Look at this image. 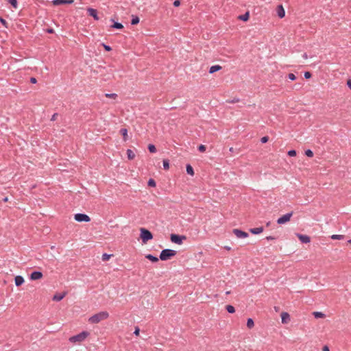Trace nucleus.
I'll return each instance as SVG.
<instances>
[{
  "instance_id": "de8ad7c7",
  "label": "nucleus",
  "mask_w": 351,
  "mask_h": 351,
  "mask_svg": "<svg viewBox=\"0 0 351 351\" xmlns=\"http://www.w3.org/2000/svg\"><path fill=\"white\" fill-rule=\"evenodd\" d=\"M128 133H122L123 134V140L125 141L127 139H128Z\"/></svg>"
},
{
  "instance_id": "8fccbe9b",
  "label": "nucleus",
  "mask_w": 351,
  "mask_h": 351,
  "mask_svg": "<svg viewBox=\"0 0 351 351\" xmlns=\"http://www.w3.org/2000/svg\"><path fill=\"white\" fill-rule=\"evenodd\" d=\"M322 350H323V351H330V349H329L328 346H324L323 347Z\"/></svg>"
},
{
  "instance_id": "c85d7f7f",
  "label": "nucleus",
  "mask_w": 351,
  "mask_h": 351,
  "mask_svg": "<svg viewBox=\"0 0 351 351\" xmlns=\"http://www.w3.org/2000/svg\"><path fill=\"white\" fill-rule=\"evenodd\" d=\"M13 8L16 9L18 8V3L16 0H8Z\"/></svg>"
},
{
  "instance_id": "a211bd4d",
  "label": "nucleus",
  "mask_w": 351,
  "mask_h": 351,
  "mask_svg": "<svg viewBox=\"0 0 351 351\" xmlns=\"http://www.w3.org/2000/svg\"><path fill=\"white\" fill-rule=\"evenodd\" d=\"M145 258L147 259H148L149 261H152V263H156L159 260L158 257H156V256H154L152 254H147L145 256Z\"/></svg>"
},
{
  "instance_id": "4d7b16f0",
  "label": "nucleus",
  "mask_w": 351,
  "mask_h": 351,
  "mask_svg": "<svg viewBox=\"0 0 351 351\" xmlns=\"http://www.w3.org/2000/svg\"><path fill=\"white\" fill-rule=\"evenodd\" d=\"M3 202H8V198L6 197L5 198H3Z\"/></svg>"
},
{
  "instance_id": "c756f323",
  "label": "nucleus",
  "mask_w": 351,
  "mask_h": 351,
  "mask_svg": "<svg viewBox=\"0 0 351 351\" xmlns=\"http://www.w3.org/2000/svg\"><path fill=\"white\" fill-rule=\"evenodd\" d=\"M163 168L165 169H168L169 168V162L167 159L163 160L162 161Z\"/></svg>"
},
{
  "instance_id": "37998d69",
  "label": "nucleus",
  "mask_w": 351,
  "mask_h": 351,
  "mask_svg": "<svg viewBox=\"0 0 351 351\" xmlns=\"http://www.w3.org/2000/svg\"><path fill=\"white\" fill-rule=\"evenodd\" d=\"M139 332H140V329L138 327H136L135 328V330L134 331V334L136 336H138L139 335Z\"/></svg>"
},
{
  "instance_id": "f704fd0d",
  "label": "nucleus",
  "mask_w": 351,
  "mask_h": 351,
  "mask_svg": "<svg viewBox=\"0 0 351 351\" xmlns=\"http://www.w3.org/2000/svg\"><path fill=\"white\" fill-rule=\"evenodd\" d=\"M305 154L309 157L311 158L313 156V152L311 149H307L305 151Z\"/></svg>"
},
{
  "instance_id": "cd10ccee",
  "label": "nucleus",
  "mask_w": 351,
  "mask_h": 351,
  "mask_svg": "<svg viewBox=\"0 0 351 351\" xmlns=\"http://www.w3.org/2000/svg\"><path fill=\"white\" fill-rule=\"evenodd\" d=\"M139 23V18L136 16H132V21H131V24L132 25H136Z\"/></svg>"
},
{
  "instance_id": "6ab92c4d",
  "label": "nucleus",
  "mask_w": 351,
  "mask_h": 351,
  "mask_svg": "<svg viewBox=\"0 0 351 351\" xmlns=\"http://www.w3.org/2000/svg\"><path fill=\"white\" fill-rule=\"evenodd\" d=\"M220 69H221V66H219V65H214V66H212L210 69H209V73H214L218 71H219Z\"/></svg>"
},
{
  "instance_id": "c03bdc74",
  "label": "nucleus",
  "mask_w": 351,
  "mask_h": 351,
  "mask_svg": "<svg viewBox=\"0 0 351 351\" xmlns=\"http://www.w3.org/2000/svg\"><path fill=\"white\" fill-rule=\"evenodd\" d=\"M0 22L2 23L3 25L7 27V22L5 19L0 17Z\"/></svg>"
},
{
  "instance_id": "bf43d9fd",
  "label": "nucleus",
  "mask_w": 351,
  "mask_h": 351,
  "mask_svg": "<svg viewBox=\"0 0 351 351\" xmlns=\"http://www.w3.org/2000/svg\"><path fill=\"white\" fill-rule=\"evenodd\" d=\"M348 242L351 243V240H350Z\"/></svg>"
},
{
  "instance_id": "a19ab883",
  "label": "nucleus",
  "mask_w": 351,
  "mask_h": 351,
  "mask_svg": "<svg viewBox=\"0 0 351 351\" xmlns=\"http://www.w3.org/2000/svg\"><path fill=\"white\" fill-rule=\"evenodd\" d=\"M311 77V73L310 72L306 71V72H305V73H304V77H305L306 79H308V78H310Z\"/></svg>"
},
{
  "instance_id": "7c9ffc66",
  "label": "nucleus",
  "mask_w": 351,
  "mask_h": 351,
  "mask_svg": "<svg viewBox=\"0 0 351 351\" xmlns=\"http://www.w3.org/2000/svg\"><path fill=\"white\" fill-rule=\"evenodd\" d=\"M106 97L110 98V99H116L117 97V95L115 93H106L105 95Z\"/></svg>"
},
{
  "instance_id": "c9c22d12",
  "label": "nucleus",
  "mask_w": 351,
  "mask_h": 351,
  "mask_svg": "<svg viewBox=\"0 0 351 351\" xmlns=\"http://www.w3.org/2000/svg\"><path fill=\"white\" fill-rule=\"evenodd\" d=\"M206 149V147L205 145H200L199 147H198V150L200 152H204Z\"/></svg>"
},
{
  "instance_id": "bb28decb",
  "label": "nucleus",
  "mask_w": 351,
  "mask_h": 351,
  "mask_svg": "<svg viewBox=\"0 0 351 351\" xmlns=\"http://www.w3.org/2000/svg\"><path fill=\"white\" fill-rule=\"evenodd\" d=\"M147 148H148V150L149 151V152H151V153H155L156 152V148L155 145L153 144H149L148 145Z\"/></svg>"
},
{
  "instance_id": "7ed1b4c3",
  "label": "nucleus",
  "mask_w": 351,
  "mask_h": 351,
  "mask_svg": "<svg viewBox=\"0 0 351 351\" xmlns=\"http://www.w3.org/2000/svg\"><path fill=\"white\" fill-rule=\"evenodd\" d=\"M176 255V251L171 249H165L161 251L159 258L161 261H167Z\"/></svg>"
},
{
  "instance_id": "0eeeda50",
  "label": "nucleus",
  "mask_w": 351,
  "mask_h": 351,
  "mask_svg": "<svg viewBox=\"0 0 351 351\" xmlns=\"http://www.w3.org/2000/svg\"><path fill=\"white\" fill-rule=\"evenodd\" d=\"M292 215H293V212L288 213L282 215V217H279L277 220V223L278 224H284L290 220Z\"/></svg>"
},
{
  "instance_id": "f03ea898",
  "label": "nucleus",
  "mask_w": 351,
  "mask_h": 351,
  "mask_svg": "<svg viewBox=\"0 0 351 351\" xmlns=\"http://www.w3.org/2000/svg\"><path fill=\"white\" fill-rule=\"evenodd\" d=\"M90 335V332L87 331H82L80 333L72 336L69 338V341L71 343H80L84 341L86 337H88Z\"/></svg>"
},
{
  "instance_id": "4be33fe9",
  "label": "nucleus",
  "mask_w": 351,
  "mask_h": 351,
  "mask_svg": "<svg viewBox=\"0 0 351 351\" xmlns=\"http://www.w3.org/2000/svg\"><path fill=\"white\" fill-rule=\"evenodd\" d=\"M240 20L241 21H246L248 20L249 19V13L248 12H246L245 14H243V15H240L238 17Z\"/></svg>"
},
{
  "instance_id": "a18cd8bd",
  "label": "nucleus",
  "mask_w": 351,
  "mask_h": 351,
  "mask_svg": "<svg viewBox=\"0 0 351 351\" xmlns=\"http://www.w3.org/2000/svg\"><path fill=\"white\" fill-rule=\"evenodd\" d=\"M180 5V1L179 0H176L173 2V5L178 7Z\"/></svg>"
},
{
  "instance_id": "2eb2a0df",
  "label": "nucleus",
  "mask_w": 351,
  "mask_h": 351,
  "mask_svg": "<svg viewBox=\"0 0 351 351\" xmlns=\"http://www.w3.org/2000/svg\"><path fill=\"white\" fill-rule=\"evenodd\" d=\"M277 13H278V16L282 19L285 16V10L282 7V5H280L278 6V8H277Z\"/></svg>"
},
{
  "instance_id": "e433bc0d",
  "label": "nucleus",
  "mask_w": 351,
  "mask_h": 351,
  "mask_svg": "<svg viewBox=\"0 0 351 351\" xmlns=\"http://www.w3.org/2000/svg\"><path fill=\"white\" fill-rule=\"evenodd\" d=\"M287 154L289 156H291V157L295 156H296V151L294 149H291V150H289Z\"/></svg>"
},
{
  "instance_id": "39448f33",
  "label": "nucleus",
  "mask_w": 351,
  "mask_h": 351,
  "mask_svg": "<svg viewBox=\"0 0 351 351\" xmlns=\"http://www.w3.org/2000/svg\"><path fill=\"white\" fill-rule=\"evenodd\" d=\"M186 238L185 236L183 235H179L176 234H171L170 236V239L171 242L176 243V244H182L183 240H185Z\"/></svg>"
},
{
  "instance_id": "6e6552de",
  "label": "nucleus",
  "mask_w": 351,
  "mask_h": 351,
  "mask_svg": "<svg viewBox=\"0 0 351 351\" xmlns=\"http://www.w3.org/2000/svg\"><path fill=\"white\" fill-rule=\"evenodd\" d=\"M232 232L239 239L247 238L249 234L239 229H233Z\"/></svg>"
},
{
  "instance_id": "4c0bfd02",
  "label": "nucleus",
  "mask_w": 351,
  "mask_h": 351,
  "mask_svg": "<svg viewBox=\"0 0 351 351\" xmlns=\"http://www.w3.org/2000/svg\"><path fill=\"white\" fill-rule=\"evenodd\" d=\"M58 116H59V114H58V113H54V114L52 115L51 118V121H56V120L57 119V118H58Z\"/></svg>"
},
{
  "instance_id": "49530a36",
  "label": "nucleus",
  "mask_w": 351,
  "mask_h": 351,
  "mask_svg": "<svg viewBox=\"0 0 351 351\" xmlns=\"http://www.w3.org/2000/svg\"><path fill=\"white\" fill-rule=\"evenodd\" d=\"M30 82L32 84H36L37 82V80L35 77H31L30 78Z\"/></svg>"
},
{
  "instance_id": "ddd939ff",
  "label": "nucleus",
  "mask_w": 351,
  "mask_h": 351,
  "mask_svg": "<svg viewBox=\"0 0 351 351\" xmlns=\"http://www.w3.org/2000/svg\"><path fill=\"white\" fill-rule=\"evenodd\" d=\"M14 282L16 287H19L24 283V278L21 276H16L14 278Z\"/></svg>"
},
{
  "instance_id": "aec40b11",
  "label": "nucleus",
  "mask_w": 351,
  "mask_h": 351,
  "mask_svg": "<svg viewBox=\"0 0 351 351\" xmlns=\"http://www.w3.org/2000/svg\"><path fill=\"white\" fill-rule=\"evenodd\" d=\"M186 173L191 176H193L194 175V170H193V168L192 167V166L191 165H186Z\"/></svg>"
},
{
  "instance_id": "864d4df0",
  "label": "nucleus",
  "mask_w": 351,
  "mask_h": 351,
  "mask_svg": "<svg viewBox=\"0 0 351 351\" xmlns=\"http://www.w3.org/2000/svg\"><path fill=\"white\" fill-rule=\"evenodd\" d=\"M47 32H48V33H51H51H53V29H47Z\"/></svg>"
},
{
  "instance_id": "412c9836",
  "label": "nucleus",
  "mask_w": 351,
  "mask_h": 351,
  "mask_svg": "<svg viewBox=\"0 0 351 351\" xmlns=\"http://www.w3.org/2000/svg\"><path fill=\"white\" fill-rule=\"evenodd\" d=\"M127 156L129 160H133L135 158L134 153L130 149L127 150Z\"/></svg>"
},
{
  "instance_id": "5fc2aeb1",
  "label": "nucleus",
  "mask_w": 351,
  "mask_h": 351,
  "mask_svg": "<svg viewBox=\"0 0 351 351\" xmlns=\"http://www.w3.org/2000/svg\"><path fill=\"white\" fill-rule=\"evenodd\" d=\"M224 249H226V250H231V247H229V246H225L224 247Z\"/></svg>"
},
{
  "instance_id": "393cba45",
  "label": "nucleus",
  "mask_w": 351,
  "mask_h": 351,
  "mask_svg": "<svg viewBox=\"0 0 351 351\" xmlns=\"http://www.w3.org/2000/svg\"><path fill=\"white\" fill-rule=\"evenodd\" d=\"M112 28H114V29H123V25L120 23H117V22H115L112 25Z\"/></svg>"
},
{
  "instance_id": "b1692460",
  "label": "nucleus",
  "mask_w": 351,
  "mask_h": 351,
  "mask_svg": "<svg viewBox=\"0 0 351 351\" xmlns=\"http://www.w3.org/2000/svg\"><path fill=\"white\" fill-rule=\"evenodd\" d=\"M313 315L315 318H323L325 317V315L323 313L318 311L314 312Z\"/></svg>"
},
{
  "instance_id": "13d9d810",
  "label": "nucleus",
  "mask_w": 351,
  "mask_h": 351,
  "mask_svg": "<svg viewBox=\"0 0 351 351\" xmlns=\"http://www.w3.org/2000/svg\"><path fill=\"white\" fill-rule=\"evenodd\" d=\"M229 150H230V152H232L234 149H233V147H230Z\"/></svg>"
},
{
  "instance_id": "f8f14e48",
  "label": "nucleus",
  "mask_w": 351,
  "mask_h": 351,
  "mask_svg": "<svg viewBox=\"0 0 351 351\" xmlns=\"http://www.w3.org/2000/svg\"><path fill=\"white\" fill-rule=\"evenodd\" d=\"M73 2L74 0H53L52 3L54 5H59L60 4H71Z\"/></svg>"
},
{
  "instance_id": "9d476101",
  "label": "nucleus",
  "mask_w": 351,
  "mask_h": 351,
  "mask_svg": "<svg viewBox=\"0 0 351 351\" xmlns=\"http://www.w3.org/2000/svg\"><path fill=\"white\" fill-rule=\"evenodd\" d=\"M297 237L302 243H308L311 241V238L308 235L297 234Z\"/></svg>"
},
{
  "instance_id": "423d86ee",
  "label": "nucleus",
  "mask_w": 351,
  "mask_h": 351,
  "mask_svg": "<svg viewBox=\"0 0 351 351\" xmlns=\"http://www.w3.org/2000/svg\"><path fill=\"white\" fill-rule=\"evenodd\" d=\"M75 221L78 222H88L90 221V218L88 215L84 213H77L74 216Z\"/></svg>"
},
{
  "instance_id": "79ce46f5",
  "label": "nucleus",
  "mask_w": 351,
  "mask_h": 351,
  "mask_svg": "<svg viewBox=\"0 0 351 351\" xmlns=\"http://www.w3.org/2000/svg\"><path fill=\"white\" fill-rule=\"evenodd\" d=\"M102 45L104 46V47L106 51H110L111 50V47L110 46L106 45H105L104 43L102 44Z\"/></svg>"
},
{
  "instance_id": "2f4dec72",
  "label": "nucleus",
  "mask_w": 351,
  "mask_h": 351,
  "mask_svg": "<svg viewBox=\"0 0 351 351\" xmlns=\"http://www.w3.org/2000/svg\"><path fill=\"white\" fill-rule=\"evenodd\" d=\"M147 184H148L149 186L154 187V186H156V182L154 181V179L150 178L148 180Z\"/></svg>"
},
{
  "instance_id": "3c124183",
  "label": "nucleus",
  "mask_w": 351,
  "mask_h": 351,
  "mask_svg": "<svg viewBox=\"0 0 351 351\" xmlns=\"http://www.w3.org/2000/svg\"><path fill=\"white\" fill-rule=\"evenodd\" d=\"M266 239L268 240V241H270V240H274L275 239V238L274 237H271V236H269V237H266Z\"/></svg>"
},
{
  "instance_id": "09e8293b",
  "label": "nucleus",
  "mask_w": 351,
  "mask_h": 351,
  "mask_svg": "<svg viewBox=\"0 0 351 351\" xmlns=\"http://www.w3.org/2000/svg\"><path fill=\"white\" fill-rule=\"evenodd\" d=\"M347 85H348V88L351 90V79H350L347 81Z\"/></svg>"
},
{
  "instance_id": "f3484780",
  "label": "nucleus",
  "mask_w": 351,
  "mask_h": 351,
  "mask_svg": "<svg viewBox=\"0 0 351 351\" xmlns=\"http://www.w3.org/2000/svg\"><path fill=\"white\" fill-rule=\"evenodd\" d=\"M281 319H282V322L283 324L287 323L288 320L289 319V313H286V312L282 313V314H281Z\"/></svg>"
},
{
  "instance_id": "ea45409f",
  "label": "nucleus",
  "mask_w": 351,
  "mask_h": 351,
  "mask_svg": "<svg viewBox=\"0 0 351 351\" xmlns=\"http://www.w3.org/2000/svg\"><path fill=\"white\" fill-rule=\"evenodd\" d=\"M268 140H269L268 136H263V138H261V141L262 143H265L268 141Z\"/></svg>"
},
{
  "instance_id": "9b49d317",
  "label": "nucleus",
  "mask_w": 351,
  "mask_h": 351,
  "mask_svg": "<svg viewBox=\"0 0 351 351\" xmlns=\"http://www.w3.org/2000/svg\"><path fill=\"white\" fill-rule=\"evenodd\" d=\"M43 277V274L42 272L39 271H34L33 272H32V274H30V279L32 280H39L41 278Z\"/></svg>"
},
{
  "instance_id": "72a5a7b5",
  "label": "nucleus",
  "mask_w": 351,
  "mask_h": 351,
  "mask_svg": "<svg viewBox=\"0 0 351 351\" xmlns=\"http://www.w3.org/2000/svg\"><path fill=\"white\" fill-rule=\"evenodd\" d=\"M343 238V236L341 234H333L331 236L332 239H342Z\"/></svg>"
},
{
  "instance_id": "20e7f679",
  "label": "nucleus",
  "mask_w": 351,
  "mask_h": 351,
  "mask_svg": "<svg viewBox=\"0 0 351 351\" xmlns=\"http://www.w3.org/2000/svg\"><path fill=\"white\" fill-rule=\"evenodd\" d=\"M140 231H141L140 236H141V239H142L143 243H145L149 240H151L153 238V235L149 230L142 228H141Z\"/></svg>"
},
{
  "instance_id": "4468645a",
  "label": "nucleus",
  "mask_w": 351,
  "mask_h": 351,
  "mask_svg": "<svg viewBox=\"0 0 351 351\" xmlns=\"http://www.w3.org/2000/svg\"><path fill=\"white\" fill-rule=\"evenodd\" d=\"M65 295H66L65 293H57L53 296L52 299L53 301L59 302V301L62 300L65 297Z\"/></svg>"
},
{
  "instance_id": "dca6fc26",
  "label": "nucleus",
  "mask_w": 351,
  "mask_h": 351,
  "mask_svg": "<svg viewBox=\"0 0 351 351\" xmlns=\"http://www.w3.org/2000/svg\"><path fill=\"white\" fill-rule=\"evenodd\" d=\"M263 231V227H258V228H254L250 229V232L253 234H258L261 233Z\"/></svg>"
},
{
  "instance_id": "f257e3e1",
  "label": "nucleus",
  "mask_w": 351,
  "mask_h": 351,
  "mask_svg": "<svg viewBox=\"0 0 351 351\" xmlns=\"http://www.w3.org/2000/svg\"><path fill=\"white\" fill-rule=\"evenodd\" d=\"M109 313L107 311H101L96 313L88 318V322L90 324H98L101 321L108 319Z\"/></svg>"
},
{
  "instance_id": "473e14b6",
  "label": "nucleus",
  "mask_w": 351,
  "mask_h": 351,
  "mask_svg": "<svg viewBox=\"0 0 351 351\" xmlns=\"http://www.w3.org/2000/svg\"><path fill=\"white\" fill-rule=\"evenodd\" d=\"M111 256H112V254H108L106 253L103 254V255H102V261H108Z\"/></svg>"
},
{
  "instance_id": "6e6d98bb",
  "label": "nucleus",
  "mask_w": 351,
  "mask_h": 351,
  "mask_svg": "<svg viewBox=\"0 0 351 351\" xmlns=\"http://www.w3.org/2000/svg\"><path fill=\"white\" fill-rule=\"evenodd\" d=\"M119 132H128V130L125 128H122Z\"/></svg>"
},
{
  "instance_id": "a878e982",
  "label": "nucleus",
  "mask_w": 351,
  "mask_h": 351,
  "mask_svg": "<svg viewBox=\"0 0 351 351\" xmlns=\"http://www.w3.org/2000/svg\"><path fill=\"white\" fill-rule=\"evenodd\" d=\"M226 308L229 313H233L235 312V308L232 305H227Z\"/></svg>"
},
{
  "instance_id": "58836bf2",
  "label": "nucleus",
  "mask_w": 351,
  "mask_h": 351,
  "mask_svg": "<svg viewBox=\"0 0 351 351\" xmlns=\"http://www.w3.org/2000/svg\"><path fill=\"white\" fill-rule=\"evenodd\" d=\"M288 77H289V80H295V78H296V77H295V75L293 73H289V74L288 75Z\"/></svg>"
},
{
  "instance_id": "603ef678",
  "label": "nucleus",
  "mask_w": 351,
  "mask_h": 351,
  "mask_svg": "<svg viewBox=\"0 0 351 351\" xmlns=\"http://www.w3.org/2000/svg\"><path fill=\"white\" fill-rule=\"evenodd\" d=\"M302 57H303V58H304V59H305V60L308 58V56H307V54H306V53H304L302 55Z\"/></svg>"
},
{
  "instance_id": "5701e85b",
  "label": "nucleus",
  "mask_w": 351,
  "mask_h": 351,
  "mask_svg": "<svg viewBox=\"0 0 351 351\" xmlns=\"http://www.w3.org/2000/svg\"><path fill=\"white\" fill-rule=\"evenodd\" d=\"M254 326V320L252 318H248L247 320V326L249 328H252Z\"/></svg>"
},
{
  "instance_id": "1a4fd4ad",
  "label": "nucleus",
  "mask_w": 351,
  "mask_h": 351,
  "mask_svg": "<svg viewBox=\"0 0 351 351\" xmlns=\"http://www.w3.org/2000/svg\"><path fill=\"white\" fill-rule=\"evenodd\" d=\"M87 12L88 15L92 16L95 20L98 21L99 19L98 12L96 9L88 8H87Z\"/></svg>"
}]
</instances>
